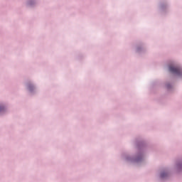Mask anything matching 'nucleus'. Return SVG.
<instances>
[{"label":"nucleus","mask_w":182,"mask_h":182,"mask_svg":"<svg viewBox=\"0 0 182 182\" xmlns=\"http://www.w3.org/2000/svg\"><path fill=\"white\" fill-rule=\"evenodd\" d=\"M169 71L171 73H175V75H181V70H180V68H178L169 66Z\"/></svg>","instance_id":"obj_1"},{"label":"nucleus","mask_w":182,"mask_h":182,"mask_svg":"<svg viewBox=\"0 0 182 182\" xmlns=\"http://www.w3.org/2000/svg\"><path fill=\"white\" fill-rule=\"evenodd\" d=\"M166 176H167V173H162L161 174V178H164Z\"/></svg>","instance_id":"obj_2"},{"label":"nucleus","mask_w":182,"mask_h":182,"mask_svg":"<svg viewBox=\"0 0 182 182\" xmlns=\"http://www.w3.org/2000/svg\"><path fill=\"white\" fill-rule=\"evenodd\" d=\"M4 107H0V112H2V110H4Z\"/></svg>","instance_id":"obj_3"}]
</instances>
